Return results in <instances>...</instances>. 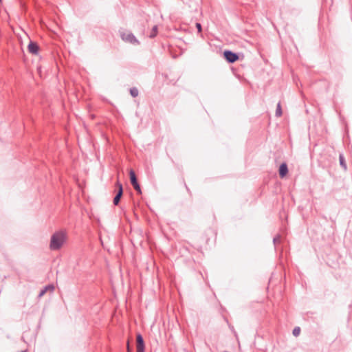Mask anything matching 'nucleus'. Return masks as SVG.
I'll list each match as a JSON object with an SVG mask.
<instances>
[{
	"label": "nucleus",
	"instance_id": "nucleus-1",
	"mask_svg": "<svg viewBox=\"0 0 352 352\" xmlns=\"http://www.w3.org/2000/svg\"><path fill=\"white\" fill-rule=\"evenodd\" d=\"M66 240V235L63 232H54L50 239V248L52 250H59Z\"/></svg>",
	"mask_w": 352,
	"mask_h": 352
},
{
	"label": "nucleus",
	"instance_id": "nucleus-2",
	"mask_svg": "<svg viewBox=\"0 0 352 352\" xmlns=\"http://www.w3.org/2000/svg\"><path fill=\"white\" fill-rule=\"evenodd\" d=\"M120 38L126 43H131L134 45H140V41L132 32L125 33L121 30L119 31Z\"/></svg>",
	"mask_w": 352,
	"mask_h": 352
},
{
	"label": "nucleus",
	"instance_id": "nucleus-3",
	"mask_svg": "<svg viewBox=\"0 0 352 352\" xmlns=\"http://www.w3.org/2000/svg\"><path fill=\"white\" fill-rule=\"evenodd\" d=\"M129 178H130V182L134 189L136 190L138 194L141 195L142 194V190L140 188V185L138 183L137 176L135 175V171L133 169H131L129 170Z\"/></svg>",
	"mask_w": 352,
	"mask_h": 352
},
{
	"label": "nucleus",
	"instance_id": "nucleus-4",
	"mask_svg": "<svg viewBox=\"0 0 352 352\" xmlns=\"http://www.w3.org/2000/svg\"><path fill=\"white\" fill-rule=\"evenodd\" d=\"M223 58L229 63H233L239 60V56L237 53H235L231 50H226L223 53Z\"/></svg>",
	"mask_w": 352,
	"mask_h": 352
},
{
	"label": "nucleus",
	"instance_id": "nucleus-5",
	"mask_svg": "<svg viewBox=\"0 0 352 352\" xmlns=\"http://www.w3.org/2000/svg\"><path fill=\"white\" fill-rule=\"evenodd\" d=\"M117 186V190L116 194L113 198V204L115 206H118L120 201V199L123 195V187L121 183L119 182L116 184Z\"/></svg>",
	"mask_w": 352,
	"mask_h": 352
},
{
	"label": "nucleus",
	"instance_id": "nucleus-6",
	"mask_svg": "<svg viewBox=\"0 0 352 352\" xmlns=\"http://www.w3.org/2000/svg\"><path fill=\"white\" fill-rule=\"evenodd\" d=\"M136 349L137 352L145 351V343L143 336L141 333H138L136 336Z\"/></svg>",
	"mask_w": 352,
	"mask_h": 352
},
{
	"label": "nucleus",
	"instance_id": "nucleus-7",
	"mask_svg": "<svg viewBox=\"0 0 352 352\" xmlns=\"http://www.w3.org/2000/svg\"><path fill=\"white\" fill-rule=\"evenodd\" d=\"M28 49L30 53L37 54L39 51V46L36 42L31 41L28 45Z\"/></svg>",
	"mask_w": 352,
	"mask_h": 352
},
{
	"label": "nucleus",
	"instance_id": "nucleus-8",
	"mask_svg": "<svg viewBox=\"0 0 352 352\" xmlns=\"http://www.w3.org/2000/svg\"><path fill=\"white\" fill-rule=\"evenodd\" d=\"M288 173L287 164L285 162H283L279 166L278 174L280 178H284Z\"/></svg>",
	"mask_w": 352,
	"mask_h": 352
},
{
	"label": "nucleus",
	"instance_id": "nucleus-9",
	"mask_svg": "<svg viewBox=\"0 0 352 352\" xmlns=\"http://www.w3.org/2000/svg\"><path fill=\"white\" fill-rule=\"evenodd\" d=\"M54 289V286L52 284H49L45 286L39 292L38 297L43 296L48 290L53 292Z\"/></svg>",
	"mask_w": 352,
	"mask_h": 352
},
{
	"label": "nucleus",
	"instance_id": "nucleus-10",
	"mask_svg": "<svg viewBox=\"0 0 352 352\" xmlns=\"http://www.w3.org/2000/svg\"><path fill=\"white\" fill-rule=\"evenodd\" d=\"M339 162H340V166L342 168H343L344 170H346V168H347L346 163L345 161V158L342 154H340V155H339Z\"/></svg>",
	"mask_w": 352,
	"mask_h": 352
},
{
	"label": "nucleus",
	"instance_id": "nucleus-11",
	"mask_svg": "<svg viewBox=\"0 0 352 352\" xmlns=\"http://www.w3.org/2000/svg\"><path fill=\"white\" fill-rule=\"evenodd\" d=\"M129 93L133 98H135L138 96L139 91L137 87H133L130 88Z\"/></svg>",
	"mask_w": 352,
	"mask_h": 352
},
{
	"label": "nucleus",
	"instance_id": "nucleus-12",
	"mask_svg": "<svg viewBox=\"0 0 352 352\" xmlns=\"http://www.w3.org/2000/svg\"><path fill=\"white\" fill-rule=\"evenodd\" d=\"M157 30H158L157 25H154L152 28V30H151L149 36H148L149 38H155L157 34Z\"/></svg>",
	"mask_w": 352,
	"mask_h": 352
},
{
	"label": "nucleus",
	"instance_id": "nucleus-13",
	"mask_svg": "<svg viewBox=\"0 0 352 352\" xmlns=\"http://www.w3.org/2000/svg\"><path fill=\"white\" fill-rule=\"evenodd\" d=\"M282 113H283V112H282V109H281V106H280V102H278L276 106V116L279 117L282 115Z\"/></svg>",
	"mask_w": 352,
	"mask_h": 352
},
{
	"label": "nucleus",
	"instance_id": "nucleus-14",
	"mask_svg": "<svg viewBox=\"0 0 352 352\" xmlns=\"http://www.w3.org/2000/svg\"><path fill=\"white\" fill-rule=\"evenodd\" d=\"M300 333V328L299 327H296L294 329H293V331H292V333L294 336H299Z\"/></svg>",
	"mask_w": 352,
	"mask_h": 352
},
{
	"label": "nucleus",
	"instance_id": "nucleus-15",
	"mask_svg": "<svg viewBox=\"0 0 352 352\" xmlns=\"http://www.w3.org/2000/svg\"><path fill=\"white\" fill-rule=\"evenodd\" d=\"M280 234H277L273 238V243H274L275 248H276V243L280 241Z\"/></svg>",
	"mask_w": 352,
	"mask_h": 352
},
{
	"label": "nucleus",
	"instance_id": "nucleus-16",
	"mask_svg": "<svg viewBox=\"0 0 352 352\" xmlns=\"http://www.w3.org/2000/svg\"><path fill=\"white\" fill-rule=\"evenodd\" d=\"M196 28L197 29L198 32H201L202 31V26L200 23H196Z\"/></svg>",
	"mask_w": 352,
	"mask_h": 352
},
{
	"label": "nucleus",
	"instance_id": "nucleus-17",
	"mask_svg": "<svg viewBox=\"0 0 352 352\" xmlns=\"http://www.w3.org/2000/svg\"><path fill=\"white\" fill-rule=\"evenodd\" d=\"M127 351H128V352H131V351H132L129 342H127Z\"/></svg>",
	"mask_w": 352,
	"mask_h": 352
},
{
	"label": "nucleus",
	"instance_id": "nucleus-18",
	"mask_svg": "<svg viewBox=\"0 0 352 352\" xmlns=\"http://www.w3.org/2000/svg\"><path fill=\"white\" fill-rule=\"evenodd\" d=\"M21 352H26V350H25V351H21Z\"/></svg>",
	"mask_w": 352,
	"mask_h": 352
},
{
	"label": "nucleus",
	"instance_id": "nucleus-19",
	"mask_svg": "<svg viewBox=\"0 0 352 352\" xmlns=\"http://www.w3.org/2000/svg\"><path fill=\"white\" fill-rule=\"evenodd\" d=\"M2 2V0H0V3Z\"/></svg>",
	"mask_w": 352,
	"mask_h": 352
}]
</instances>
